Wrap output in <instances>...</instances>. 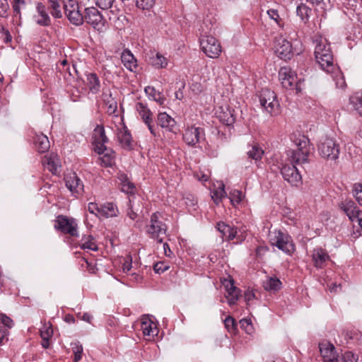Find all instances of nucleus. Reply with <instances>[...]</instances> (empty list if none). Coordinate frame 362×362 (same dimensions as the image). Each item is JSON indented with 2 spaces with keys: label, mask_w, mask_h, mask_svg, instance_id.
I'll use <instances>...</instances> for the list:
<instances>
[{
  "label": "nucleus",
  "mask_w": 362,
  "mask_h": 362,
  "mask_svg": "<svg viewBox=\"0 0 362 362\" xmlns=\"http://www.w3.org/2000/svg\"><path fill=\"white\" fill-rule=\"evenodd\" d=\"M224 325L228 332H233L235 330V320L232 317L228 316L224 320Z\"/></svg>",
  "instance_id": "864d4df0"
},
{
  "label": "nucleus",
  "mask_w": 362,
  "mask_h": 362,
  "mask_svg": "<svg viewBox=\"0 0 362 362\" xmlns=\"http://www.w3.org/2000/svg\"><path fill=\"white\" fill-rule=\"evenodd\" d=\"M297 15L301 18L305 23L308 21L311 9L306 5L301 3L297 6L296 8Z\"/></svg>",
  "instance_id": "58836bf2"
},
{
  "label": "nucleus",
  "mask_w": 362,
  "mask_h": 362,
  "mask_svg": "<svg viewBox=\"0 0 362 362\" xmlns=\"http://www.w3.org/2000/svg\"><path fill=\"white\" fill-rule=\"evenodd\" d=\"M121 60L124 66L131 71H134L137 66L136 59L132 53L128 49H125L122 52Z\"/></svg>",
  "instance_id": "c85d7f7f"
},
{
  "label": "nucleus",
  "mask_w": 362,
  "mask_h": 362,
  "mask_svg": "<svg viewBox=\"0 0 362 362\" xmlns=\"http://www.w3.org/2000/svg\"><path fill=\"white\" fill-rule=\"evenodd\" d=\"M319 155L327 160L336 161L340 153V146L336 139L330 137L322 139L318 145Z\"/></svg>",
  "instance_id": "7ed1b4c3"
},
{
  "label": "nucleus",
  "mask_w": 362,
  "mask_h": 362,
  "mask_svg": "<svg viewBox=\"0 0 362 362\" xmlns=\"http://www.w3.org/2000/svg\"><path fill=\"white\" fill-rule=\"evenodd\" d=\"M279 78L283 88L288 90H296V93L301 91L300 83L297 76L289 67H282L279 72Z\"/></svg>",
  "instance_id": "0eeeda50"
},
{
  "label": "nucleus",
  "mask_w": 362,
  "mask_h": 362,
  "mask_svg": "<svg viewBox=\"0 0 362 362\" xmlns=\"http://www.w3.org/2000/svg\"><path fill=\"white\" fill-rule=\"evenodd\" d=\"M285 180L293 186H298L302 182V177L295 165H284L281 170Z\"/></svg>",
  "instance_id": "f8f14e48"
},
{
  "label": "nucleus",
  "mask_w": 362,
  "mask_h": 362,
  "mask_svg": "<svg viewBox=\"0 0 362 362\" xmlns=\"http://www.w3.org/2000/svg\"><path fill=\"white\" fill-rule=\"evenodd\" d=\"M296 150L291 151L288 154L289 160L295 165H302L308 163V156L310 153V141L305 136H300L296 139Z\"/></svg>",
  "instance_id": "f03ea898"
},
{
  "label": "nucleus",
  "mask_w": 362,
  "mask_h": 362,
  "mask_svg": "<svg viewBox=\"0 0 362 362\" xmlns=\"http://www.w3.org/2000/svg\"><path fill=\"white\" fill-rule=\"evenodd\" d=\"M151 63L153 66L157 69L165 68L168 64L167 59L160 54V53H156L155 56L151 57Z\"/></svg>",
  "instance_id": "f704fd0d"
},
{
  "label": "nucleus",
  "mask_w": 362,
  "mask_h": 362,
  "mask_svg": "<svg viewBox=\"0 0 362 362\" xmlns=\"http://www.w3.org/2000/svg\"><path fill=\"white\" fill-rule=\"evenodd\" d=\"M267 14L271 19L274 20L278 25H281V18L279 17L277 10L269 9L267 11Z\"/></svg>",
  "instance_id": "13d9d810"
},
{
  "label": "nucleus",
  "mask_w": 362,
  "mask_h": 362,
  "mask_svg": "<svg viewBox=\"0 0 362 362\" xmlns=\"http://www.w3.org/2000/svg\"><path fill=\"white\" fill-rule=\"evenodd\" d=\"M161 219L160 213H153L151 216L150 223L146 226L147 234L160 243L163 242L167 232V226Z\"/></svg>",
  "instance_id": "20e7f679"
},
{
  "label": "nucleus",
  "mask_w": 362,
  "mask_h": 362,
  "mask_svg": "<svg viewBox=\"0 0 362 362\" xmlns=\"http://www.w3.org/2000/svg\"><path fill=\"white\" fill-rule=\"evenodd\" d=\"M243 197L242 192L238 189H234L230 193L229 198L233 206L240 203Z\"/></svg>",
  "instance_id": "c03bdc74"
},
{
  "label": "nucleus",
  "mask_w": 362,
  "mask_h": 362,
  "mask_svg": "<svg viewBox=\"0 0 362 362\" xmlns=\"http://www.w3.org/2000/svg\"><path fill=\"white\" fill-rule=\"evenodd\" d=\"M216 114L220 122L227 126L233 125L236 119L235 110L227 105L220 107Z\"/></svg>",
  "instance_id": "f3484780"
},
{
  "label": "nucleus",
  "mask_w": 362,
  "mask_h": 362,
  "mask_svg": "<svg viewBox=\"0 0 362 362\" xmlns=\"http://www.w3.org/2000/svg\"><path fill=\"white\" fill-rule=\"evenodd\" d=\"M72 350L74 354V362H78L82 358L83 346L79 343L72 344Z\"/></svg>",
  "instance_id": "a18cd8bd"
},
{
  "label": "nucleus",
  "mask_w": 362,
  "mask_h": 362,
  "mask_svg": "<svg viewBox=\"0 0 362 362\" xmlns=\"http://www.w3.org/2000/svg\"><path fill=\"white\" fill-rule=\"evenodd\" d=\"M117 139L120 145L126 150H131L133 148V140L130 132L126 127L118 131Z\"/></svg>",
  "instance_id": "b1692460"
},
{
  "label": "nucleus",
  "mask_w": 362,
  "mask_h": 362,
  "mask_svg": "<svg viewBox=\"0 0 362 362\" xmlns=\"http://www.w3.org/2000/svg\"><path fill=\"white\" fill-rule=\"evenodd\" d=\"M319 347L324 362H340L333 344L329 342H322L320 344Z\"/></svg>",
  "instance_id": "a211bd4d"
},
{
  "label": "nucleus",
  "mask_w": 362,
  "mask_h": 362,
  "mask_svg": "<svg viewBox=\"0 0 362 362\" xmlns=\"http://www.w3.org/2000/svg\"><path fill=\"white\" fill-rule=\"evenodd\" d=\"M144 123L147 125L151 134L153 136H156V132L155 126L153 124V119L148 120V122H144Z\"/></svg>",
  "instance_id": "0e129e2a"
},
{
  "label": "nucleus",
  "mask_w": 362,
  "mask_h": 362,
  "mask_svg": "<svg viewBox=\"0 0 362 362\" xmlns=\"http://www.w3.org/2000/svg\"><path fill=\"white\" fill-rule=\"evenodd\" d=\"M34 144L39 153H45L49 148V141L47 136L43 134H36L34 137Z\"/></svg>",
  "instance_id": "cd10ccee"
},
{
  "label": "nucleus",
  "mask_w": 362,
  "mask_h": 362,
  "mask_svg": "<svg viewBox=\"0 0 362 362\" xmlns=\"http://www.w3.org/2000/svg\"><path fill=\"white\" fill-rule=\"evenodd\" d=\"M122 179H121L122 181V187H121L122 191L124 192H126L127 194L132 193L134 188L133 184L127 180V177L125 175L122 176Z\"/></svg>",
  "instance_id": "09e8293b"
},
{
  "label": "nucleus",
  "mask_w": 362,
  "mask_h": 362,
  "mask_svg": "<svg viewBox=\"0 0 362 362\" xmlns=\"http://www.w3.org/2000/svg\"><path fill=\"white\" fill-rule=\"evenodd\" d=\"M158 124L168 132H174L176 127L175 120L166 112H160L158 115Z\"/></svg>",
  "instance_id": "5701e85b"
},
{
  "label": "nucleus",
  "mask_w": 362,
  "mask_h": 362,
  "mask_svg": "<svg viewBox=\"0 0 362 362\" xmlns=\"http://www.w3.org/2000/svg\"><path fill=\"white\" fill-rule=\"evenodd\" d=\"M54 228L71 237H78V224L74 218L59 215L54 221Z\"/></svg>",
  "instance_id": "6e6552de"
},
{
  "label": "nucleus",
  "mask_w": 362,
  "mask_h": 362,
  "mask_svg": "<svg viewBox=\"0 0 362 362\" xmlns=\"http://www.w3.org/2000/svg\"><path fill=\"white\" fill-rule=\"evenodd\" d=\"M327 72L332 74V78L335 81L337 88L344 89L346 87L344 77L341 71L337 67L334 66V69L332 71Z\"/></svg>",
  "instance_id": "72a5a7b5"
},
{
  "label": "nucleus",
  "mask_w": 362,
  "mask_h": 362,
  "mask_svg": "<svg viewBox=\"0 0 362 362\" xmlns=\"http://www.w3.org/2000/svg\"><path fill=\"white\" fill-rule=\"evenodd\" d=\"M353 194L358 204L362 206V184L356 183L354 185Z\"/></svg>",
  "instance_id": "de8ad7c7"
},
{
  "label": "nucleus",
  "mask_w": 362,
  "mask_h": 362,
  "mask_svg": "<svg viewBox=\"0 0 362 362\" xmlns=\"http://www.w3.org/2000/svg\"><path fill=\"white\" fill-rule=\"evenodd\" d=\"M100 218H112L117 216L119 214L118 209L115 204L112 202H107L100 206Z\"/></svg>",
  "instance_id": "393cba45"
},
{
  "label": "nucleus",
  "mask_w": 362,
  "mask_h": 362,
  "mask_svg": "<svg viewBox=\"0 0 362 362\" xmlns=\"http://www.w3.org/2000/svg\"><path fill=\"white\" fill-rule=\"evenodd\" d=\"M81 318L82 320L90 323V322H91V320L93 319V316L90 314L88 313H84L82 315Z\"/></svg>",
  "instance_id": "338daca9"
},
{
  "label": "nucleus",
  "mask_w": 362,
  "mask_h": 362,
  "mask_svg": "<svg viewBox=\"0 0 362 362\" xmlns=\"http://www.w3.org/2000/svg\"><path fill=\"white\" fill-rule=\"evenodd\" d=\"M155 4V0H136V5L143 10H149Z\"/></svg>",
  "instance_id": "49530a36"
},
{
  "label": "nucleus",
  "mask_w": 362,
  "mask_h": 362,
  "mask_svg": "<svg viewBox=\"0 0 362 362\" xmlns=\"http://www.w3.org/2000/svg\"><path fill=\"white\" fill-rule=\"evenodd\" d=\"M48 8L50 9V13L54 18H62V13L60 9V5L57 0H49Z\"/></svg>",
  "instance_id": "4c0bfd02"
},
{
  "label": "nucleus",
  "mask_w": 362,
  "mask_h": 362,
  "mask_svg": "<svg viewBox=\"0 0 362 362\" xmlns=\"http://www.w3.org/2000/svg\"><path fill=\"white\" fill-rule=\"evenodd\" d=\"M103 154L104 155L99 158L100 165L105 167L111 166L115 158L114 152L107 148Z\"/></svg>",
  "instance_id": "c9c22d12"
},
{
  "label": "nucleus",
  "mask_w": 362,
  "mask_h": 362,
  "mask_svg": "<svg viewBox=\"0 0 362 362\" xmlns=\"http://www.w3.org/2000/svg\"><path fill=\"white\" fill-rule=\"evenodd\" d=\"M81 248L83 250H98V246L93 241V237L90 235L84 236L81 240Z\"/></svg>",
  "instance_id": "ea45409f"
},
{
  "label": "nucleus",
  "mask_w": 362,
  "mask_h": 362,
  "mask_svg": "<svg viewBox=\"0 0 362 362\" xmlns=\"http://www.w3.org/2000/svg\"><path fill=\"white\" fill-rule=\"evenodd\" d=\"M153 100L158 103L160 105L163 104L165 98L160 95V93H157V95H153Z\"/></svg>",
  "instance_id": "774afa93"
},
{
  "label": "nucleus",
  "mask_w": 362,
  "mask_h": 362,
  "mask_svg": "<svg viewBox=\"0 0 362 362\" xmlns=\"http://www.w3.org/2000/svg\"><path fill=\"white\" fill-rule=\"evenodd\" d=\"M216 228L228 240H232L237 236V229L223 222L217 223Z\"/></svg>",
  "instance_id": "a878e982"
},
{
  "label": "nucleus",
  "mask_w": 362,
  "mask_h": 362,
  "mask_svg": "<svg viewBox=\"0 0 362 362\" xmlns=\"http://www.w3.org/2000/svg\"><path fill=\"white\" fill-rule=\"evenodd\" d=\"M33 20L37 25L42 27H48L51 25V18L47 11V7L42 2L36 3Z\"/></svg>",
  "instance_id": "4468645a"
},
{
  "label": "nucleus",
  "mask_w": 362,
  "mask_h": 362,
  "mask_svg": "<svg viewBox=\"0 0 362 362\" xmlns=\"http://www.w3.org/2000/svg\"><path fill=\"white\" fill-rule=\"evenodd\" d=\"M312 258L315 267L322 268L326 262L329 259V256L325 250L319 247L314 249Z\"/></svg>",
  "instance_id": "4be33fe9"
},
{
  "label": "nucleus",
  "mask_w": 362,
  "mask_h": 362,
  "mask_svg": "<svg viewBox=\"0 0 362 362\" xmlns=\"http://www.w3.org/2000/svg\"><path fill=\"white\" fill-rule=\"evenodd\" d=\"M136 110L144 122L153 119V114L151 111L144 103H137L136 105Z\"/></svg>",
  "instance_id": "473e14b6"
},
{
  "label": "nucleus",
  "mask_w": 362,
  "mask_h": 362,
  "mask_svg": "<svg viewBox=\"0 0 362 362\" xmlns=\"http://www.w3.org/2000/svg\"><path fill=\"white\" fill-rule=\"evenodd\" d=\"M8 9L9 4L8 0H0V17L6 18Z\"/></svg>",
  "instance_id": "603ef678"
},
{
  "label": "nucleus",
  "mask_w": 362,
  "mask_h": 362,
  "mask_svg": "<svg viewBox=\"0 0 362 362\" xmlns=\"http://www.w3.org/2000/svg\"><path fill=\"white\" fill-rule=\"evenodd\" d=\"M169 268L168 265H167L164 262H157L153 266V269L156 273L160 274L166 271Z\"/></svg>",
  "instance_id": "4d7b16f0"
},
{
  "label": "nucleus",
  "mask_w": 362,
  "mask_h": 362,
  "mask_svg": "<svg viewBox=\"0 0 362 362\" xmlns=\"http://www.w3.org/2000/svg\"><path fill=\"white\" fill-rule=\"evenodd\" d=\"M141 329L145 336L154 337L158 330L155 324L148 317H143L141 323Z\"/></svg>",
  "instance_id": "c756f323"
},
{
  "label": "nucleus",
  "mask_w": 362,
  "mask_h": 362,
  "mask_svg": "<svg viewBox=\"0 0 362 362\" xmlns=\"http://www.w3.org/2000/svg\"><path fill=\"white\" fill-rule=\"evenodd\" d=\"M40 337L42 338V346L47 349L49 346V339L53 335V329L50 323L45 324L40 329Z\"/></svg>",
  "instance_id": "bb28decb"
},
{
  "label": "nucleus",
  "mask_w": 362,
  "mask_h": 362,
  "mask_svg": "<svg viewBox=\"0 0 362 362\" xmlns=\"http://www.w3.org/2000/svg\"><path fill=\"white\" fill-rule=\"evenodd\" d=\"M247 153L249 158L255 160H259L262 158L264 151L258 146L254 145L251 147V149L247 151Z\"/></svg>",
  "instance_id": "a19ab883"
},
{
  "label": "nucleus",
  "mask_w": 362,
  "mask_h": 362,
  "mask_svg": "<svg viewBox=\"0 0 362 362\" xmlns=\"http://www.w3.org/2000/svg\"><path fill=\"white\" fill-rule=\"evenodd\" d=\"M275 52L279 58L284 60L290 59L293 57L291 42L282 37H279L276 40Z\"/></svg>",
  "instance_id": "dca6fc26"
},
{
  "label": "nucleus",
  "mask_w": 362,
  "mask_h": 362,
  "mask_svg": "<svg viewBox=\"0 0 362 362\" xmlns=\"http://www.w3.org/2000/svg\"><path fill=\"white\" fill-rule=\"evenodd\" d=\"M93 137L95 152L98 154H102L107 151L105 144L107 142L108 139L105 135L103 127L98 125L93 131Z\"/></svg>",
  "instance_id": "2eb2a0df"
},
{
  "label": "nucleus",
  "mask_w": 362,
  "mask_h": 362,
  "mask_svg": "<svg viewBox=\"0 0 362 362\" xmlns=\"http://www.w3.org/2000/svg\"><path fill=\"white\" fill-rule=\"evenodd\" d=\"M225 187L223 183H221L219 186L212 192L211 198L214 201L218 204L223 197L226 195Z\"/></svg>",
  "instance_id": "79ce46f5"
},
{
  "label": "nucleus",
  "mask_w": 362,
  "mask_h": 362,
  "mask_svg": "<svg viewBox=\"0 0 362 362\" xmlns=\"http://www.w3.org/2000/svg\"><path fill=\"white\" fill-rule=\"evenodd\" d=\"M358 358L351 351H346L339 359L340 362H357Z\"/></svg>",
  "instance_id": "8fccbe9b"
},
{
  "label": "nucleus",
  "mask_w": 362,
  "mask_h": 362,
  "mask_svg": "<svg viewBox=\"0 0 362 362\" xmlns=\"http://www.w3.org/2000/svg\"><path fill=\"white\" fill-rule=\"evenodd\" d=\"M110 103L107 106V111L110 114L114 113L117 110V103L115 101L114 98H110Z\"/></svg>",
  "instance_id": "e2e57ef3"
},
{
  "label": "nucleus",
  "mask_w": 362,
  "mask_h": 362,
  "mask_svg": "<svg viewBox=\"0 0 362 362\" xmlns=\"http://www.w3.org/2000/svg\"><path fill=\"white\" fill-rule=\"evenodd\" d=\"M86 84L92 93L96 94L100 91V80L95 73H89L86 74Z\"/></svg>",
  "instance_id": "7c9ffc66"
},
{
  "label": "nucleus",
  "mask_w": 362,
  "mask_h": 362,
  "mask_svg": "<svg viewBox=\"0 0 362 362\" xmlns=\"http://www.w3.org/2000/svg\"><path fill=\"white\" fill-rule=\"evenodd\" d=\"M0 320L5 326L9 328L13 326V320L4 313H0Z\"/></svg>",
  "instance_id": "052dcab7"
},
{
  "label": "nucleus",
  "mask_w": 362,
  "mask_h": 362,
  "mask_svg": "<svg viewBox=\"0 0 362 362\" xmlns=\"http://www.w3.org/2000/svg\"><path fill=\"white\" fill-rule=\"evenodd\" d=\"M88 211L90 214H94L95 216L100 218V206H98L96 203H94V202L88 203Z\"/></svg>",
  "instance_id": "5fc2aeb1"
},
{
  "label": "nucleus",
  "mask_w": 362,
  "mask_h": 362,
  "mask_svg": "<svg viewBox=\"0 0 362 362\" xmlns=\"http://www.w3.org/2000/svg\"><path fill=\"white\" fill-rule=\"evenodd\" d=\"M204 130L194 126L187 127L183 133V140L189 146H194L204 139Z\"/></svg>",
  "instance_id": "ddd939ff"
},
{
  "label": "nucleus",
  "mask_w": 362,
  "mask_h": 362,
  "mask_svg": "<svg viewBox=\"0 0 362 362\" xmlns=\"http://www.w3.org/2000/svg\"><path fill=\"white\" fill-rule=\"evenodd\" d=\"M262 107L271 116H276L281 112L280 104L275 93L268 88H263L259 95Z\"/></svg>",
  "instance_id": "39448f33"
},
{
  "label": "nucleus",
  "mask_w": 362,
  "mask_h": 362,
  "mask_svg": "<svg viewBox=\"0 0 362 362\" xmlns=\"http://www.w3.org/2000/svg\"><path fill=\"white\" fill-rule=\"evenodd\" d=\"M203 52L210 58H217L221 52V47L213 36H204L200 40Z\"/></svg>",
  "instance_id": "9d476101"
},
{
  "label": "nucleus",
  "mask_w": 362,
  "mask_h": 362,
  "mask_svg": "<svg viewBox=\"0 0 362 362\" xmlns=\"http://www.w3.org/2000/svg\"><path fill=\"white\" fill-rule=\"evenodd\" d=\"M0 33L4 42L8 43L11 41L12 37L9 31L7 29H6L4 26H1Z\"/></svg>",
  "instance_id": "bf43d9fd"
},
{
  "label": "nucleus",
  "mask_w": 362,
  "mask_h": 362,
  "mask_svg": "<svg viewBox=\"0 0 362 362\" xmlns=\"http://www.w3.org/2000/svg\"><path fill=\"white\" fill-rule=\"evenodd\" d=\"M66 187L74 194L83 192V185L76 173H69L64 177Z\"/></svg>",
  "instance_id": "aec40b11"
},
{
  "label": "nucleus",
  "mask_w": 362,
  "mask_h": 362,
  "mask_svg": "<svg viewBox=\"0 0 362 362\" xmlns=\"http://www.w3.org/2000/svg\"><path fill=\"white\" fill-rule=\"evenodd\" d=\"M25 0H13L12 3V8L13 10V14L15 16L21 17V11L25 8Z\"/></svg>",
  "instance_id": "37998d69"
},
{
  "label": "nucleus",
  "mask_w": 362,
  "mask_h": 362,
  "mask_svg": "<svg viewBox=\"0 0 362 362\" xmlns=\"http://www.w3.org/2000/svg\"><path fill=\"white\" fill-rule=\"evenodd\" d=\"M84 21L100 32L105 30V19L100 12L93 6L85 9Z\"/></svg>",
  "instance_id": "1a4fd4ad"
},
{
  "label": "nucleus",
  "mask_w": 362,
  "mask_h": 362,
  "mask_svg": "<svg viewBox=\"0 0 362 362\" xmlns=\"http://www.w3.org/2000/svg\"><path fill=\"white\" fill-rule=\"evenodd\" d=\"M133 260L132 257L130 255H128L125 257L124 259V262L122 264V270L124 272L127 273L130 271V269L133 267Z\"/></svg>",
  "instance_id": "3c124183"
},
{
  "label": "nucleus",
  "mask_w": 362,
  "mask_h": 362,
  "mask_svg": "<svg viewBox=\"0 0 362 362\" xmlns=\"http://www.w3.org/2000/svg\"><path fill=\"white\" fill-rule=\"evenodd\" d=\"M240 324L242 328H243L247 332H250L252 330V325L250 320L243 319L240 321Z\"/></svg>",
  "instance_id": "680f3d73"
},
{
  "label": "nucleus",
  "mask_w": 362,
  "mask_h": 362,
  "mask_svg": "<svg viewBox=\"0 0 362 362\" xmlns=\"http://www.w3.org/2000/svg\"><path fill=\"white\" fill-rule=\"evenodd\" d=\"M144 90L147 94L152 95L153 98V95H157L158 93H156V89L152 86L146 87Z\"/></svg>",
  "instance_id": "69168bd1"
},
{
  "label": "nucleus",
  "mask_w": 362,
  "mask_h": 362,
  "mask_svg": "<svg viewBox=\"0 0 362 362\" xmlns=\"http://www.w3.org/2000/svg\"><path fill=\"white\" fill-rule=\"evenodd\" d=\"M262 286L267 291L276 292L281 288V282L275 276H269L263 281Z\"/></svg>",
  "instance_id": "2f4dec72"
},
{
  "label": "nucleus",
  "mask_w": 362,
  "mask_h": 362,
  "mask_svg": "<svg viewBox=\"0 0 362 362\" xmlns=\"http://www.w3.org/2000/svg\"><path fill=\"white\" fill-rule=\"evenodd\" d=\"M350 100L356 112L362 117V92L355 93L351 97Z\"/></svg>",
  "instance_id": "e433bc0d"
},
{
  "label": "nucleus",
  "mask_w": 362,
  "mask_h": 362,
  "mask_svg": "<svg viewBox=\"0 0 362 362\" xmlns=\"http://www.w3.org/2000/svg\"><path fill=\"white\" fill-rule=\"evenodd\" d=\"M95 4L102 9H107L110 8L114 0H94Z\"/></svg>",
  "instance_id": "6e6d98bb"
},
{
  "label": "nucleus",
  "mask_w": 362,
  "mask_h": 362,
  "mask_svg": "<svg viewBox=\"0 0 362 362\" xmlns=\"http://www.w3.org/2000/svg\"><path fill=\"white\" fill-rule=\"evenodd\" d=\"M313 43L315 44L314 54L317 62L324 71H332L334 69L333 56L327 40L320 37L315 39Z\"/></svg>",
  "instance_id": "f257e3e1"
},
{
  "label": "nucleus",
  "mask_w": 362,
  "mask_h": 362,
  "mask_svg": "<svg viewBox=\"0 0 362 362\" xmlns=\"http://www.w3.org/2000/svg\"><path fill=\"white\" fill-rule=\"evenodd\" d=\"M223 284L226 288V297L228 299L229 305H234L238 299L240 295V290L234 286L233 280L225 279Z\"/></svg>",
  "instance_id": "412c9836"
},
{
  "label": "nucleus",
  "mask_w": 362,
  "mask_h": 362,
  "mask_svg": "<svg viewBox=\"0 0 362 362\" xmlns=\"http://www.w3.org/2000/svg\"><path fill=\"white\" fill-rule=\"evenodd\" d=\"M66 16L69 21L76 25H81L84 21V15L81 13L78 4L70 0L64 5Z\"/></svg>",
  "instance_id": "9b49d317"
},
{
  "label": "nucleus",
  "mask_w": 362,
  "mask_h": 362,
  "mask_svg": "<svg viewBox=\"0 0 362 362\" xmlns=\"http://www.w3.org/2000/svg\"><path fill=\"white\" fill-rule=\"evenodd\" d=\"M339 207L345 212L351 221H356L362 215V211L358 209L354 202L351 200L341 202L339 204Z\"/></svg>",
  "instance_id": "6ab92c4d"
},
{
  "label": "nucleus",
  "mask_w": 362,
  "mask_h": 362,
  "mask_svg": "<svg viewBox=\"0 0 362 362\" xmlns=\"http://www.w3.org/2000/svg\"><path fill=\"white\" fill-rule=\"evenodd\" d=\"M269 238L272 245L276 246L285 253L291 254L295 250V245L288 233L275 230L269 232Z\"/></svg>",
  "instance_id": "423d86ee"
}]
</instances>
